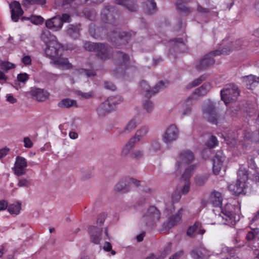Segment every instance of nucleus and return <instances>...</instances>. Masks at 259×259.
I'll use <instances>...</instances> for the list:
<instances>
[{"label": "nucleus", "mask_w": 259, "mask_h": 259, "mask_svg": "<svg viewBox=\"0 0 259 259\" xmlns=\"http://www.w3.org/2000/svg\"><path fill=\"white\" fill-rule=\"evenodd\" d=\"M179 136V131L175 124L170 125L162 136V141L166 144H170L177 140Z\"/></svg>", "instance_id": "nucleus-8"}, {"label": "nucleus", "mask_w": 259, "mask_h": 259, "mask_svg": "<svg viewBox=\"0 0 259 259\" xmlns=\"http://www.w3.org/2000/svg\"><path fill=\"white\" fill-rule=\"evenodd\" d=\"M28 184V181L26 179H22L19 181L18 186L19 187L26 186Z\"/></svg>", "instance_id": "nucleus-64"}, {"label": "nucleus", "mask_w": 259, "mask_h": 259, "mask_svg": "<svg viewBox=\"0 0 259 259\" xmlns=\"http://www.w3.org/2000/svg\"><path fill=\"white\" fill-rule=\"evenodd\" d=\"M104 87L107 90L115 91L116 89V85L112 82L106 81L104 82Z\"/></svg>", "instance_id": "nucleus-52"}, {"label": "nucleus", "mask_w": 259, "mask_h": 259, "mask_svg": "<svg viewBox=\"0 0 259 259\" xmlns=\"http://www.w3.org/2000/svg\"><path fill=\"white\" fill-rule=\"evenodd\" d=\"M21 61L25 65H29L31 64V59L29 56H24Z\"/></svg>", "instance_id": "nucleus-60"}, {"label": "nucleus", "mask_w": 259, "mask_h": 259, "mask_svg": "<svg viewBox=\"0 0 259 259\" xmlns=\"http://www.w3.org/2000/svg\"><path fill=\"white\" fill-rule=\"evenodd\" d=\"M52 63L58 68L65 69H70L73 68V65L69 63L67 58L59 57V56L55 58Z\"/></svg>", "instance_id": "nucleus-17"}, {"label": "nucleus", "mask_w": 259, "mask_h": 259, "mask_svg": "<svg viewBox=\"0 0 259 259\" xmlns=\"http://www.w3.org/2000/svg\"><path fill=\"white\" fill-rule=\"evenodd\" d=\"M202 112L204 118L210 123L218 125L222 122V118L217 111L215 103L210 101L205 102L203 105Z\"/></svg>", "instance_id": "nucleus-2"}, {"label": "nucleus", "mask_w": 259, "mask_h": 259, "mask_svg": "<svg viewBox=\"0 0 259 259\" xmlns=\"http://www.w3.org/2000/svg\"><path fill=\"white\" fill-rule=\"evenodd\" d=\"M239 95L238 87L233 84L227 85L221 91V98L226 105L236 101Z\"/></svg>", "instance_id": "nucleus-5"}, {"label": "nucleus", "mask_w": 259, "mask_h": 259, "mask_svg": "<svg viewBox=\"0 0 259 259\" xmlns=\"http://www.w3.org/2000/svg\"><path fill=\"white\" fill-rule=\"evenodd\" d=\"M226 157L222 151H218L213 157V171L215 175H218L223 166Z\"/></svg>", "instance_id": "nucleus-12"}, {"label": "nucleus", "mask_w": 259, "mask_h": 259, "mask_svg": "<svg viewBox=\"0 0 259 259\" xmlns=\"http://www.w3.org/2000/svg\"><path fill=\"white\" fill-rule=\"evenodd\" d=\"M23 142L24 143V146L25 148H31L33 145V143H32V141H31L30 138L28 137L24 138V140H23Z\"/></svg>", "instance_id": "nucleus-59"}, {"label": "nucleus", "mask_w": 259, "mask_h": 259, "mask_svg": "<svg viewBox=\"0 0 259 259\" xmlns=\"http://www.w3.org/2000/svg\"><path fill=\"white\" fill-rule=\"evenodd\" d=\"M127 36V33L125 32H122V33L118 36V37L117 38L116 44H119V45L124 44L125 42H127V40L126 39H124V37Z\"/></svg>", "instance_id": "nucleus-54"}, {"label": "nucleus", "mask_w": 259, "mask_h": 259, "mask_svg": "<svg viewBox=\"0 0 259 259\" xmlns=\"http://www.w3.org/2000/svg\"><path fill=\"white\" fill-rule=\"evenodd\" d=\"M9 149L8 148H4L0 149V158L5 157L8 153Z\"/></svg>", "instance_id": "nucleus-62"}, {"label": "nucleus", "mask_w": 259, "mask_h": 259, "mask_svg": "<svg viewBox=\"0 0 259 259\" xmlns=\"http://www.w3.org/2000/svg\"><path fill=\"white\" fill-rule=\"evenodd\" d=\"M145 10L149 14L155 12L156 10V3L153 0H147L145 2Z\"/></svg>", "instance_id": "nucleus-32"}, {"label": "nucleus", "mask_w": 259, "mask_h": 259, "mask_svg": "<svg viewBox=\"0 0 259 259\" xmlns=\"http://www.w3.org/2000/svg\"><path fill=\"white\" fill-rule=\"evenodd\" d=\"M130 154V144L129 142L126 143L122 147L121 151V156L123 158L128 157Z\"/></svg>", "instance_id": "nucleus-43"}, {"label": "nucleus", "mask_w": 259, "mask_h": 259, "mask_svg": "<svg viewBox=\"0 0 259 259\" xmlns=\"http://www.w3.org/2000/svg\"><path fill=\"white\" fill-rule=\"evenodd\" d=\"M77 95L80 96L82 98L89 99L94 97V92L92 91L88 93H84L80 91H78L77 92Z\"/></svg>", "instance_id": "nucleus-44"}, {"label": "nucleus", "mask_w": 259, "mask_h": 259, "mask_svg": "<svg viewBox=\"0 0 259 259\" xmlns=\"http://www.w3.org/2000/svg\"><path fill=\"white\" fill-rule=\"evenodd\" d=\"M80 25H69L66 29V33L74 39L77 38L79 35Z\"/></svg>", "instance_id": "nucleus-25"}, {"label": "nucleus", "mask_w": 259, "mask_h": 259, "mask_svg": "<svg viewBox=\"0 0 259 259\" xmlns=\"http://www.w3.org/2000/svg\"><path fill=\"white\" fill-rule=\"evenodd\" d=\"M40 38L46 44H49L51 41L58 40L56 36L51 34L50 31L47 29L42 31Z\"/></svg>", "instance_id": "nucleus-26"}, {"label": "nucleus", "mask_w": 259, "mask_h": 259, "mask_svg": "<svg viewBox=\"0 0 259 259\" xmlns=\"http://www.w3.org/2000/svg\"><path fill=\"white\" fill-rule=\"evenodd\" d=\"M46 25L47 28L54 31L60 30L63 25L62 24L61 19L60 18V15L56 16L47 20Z\"/></svg>", "instance_id": "nucleus-16"}, {"label": "nucleus", "mask_w": 259, "mask_h": 259, "mask_svg": "<svg viewBox=\"0 0 259 259\" xmlns=\"http://www.w3.org/2000/svg\"><path fill=\"white\" fill-rule=\"evenodd\" d=\"M58 107L60 108H69L71 107H77V102L75 100L66 98L62 100L58 103Z\"/></svg>", "instance_id": "nucleus-28"}, {"label": "nucleus", "mask_w": 259, "mask_h": 259, "mask_svg": "<svg viewBox=\"0 0 259 259\" xmlns=\"http://www.w3.org/2000/svg\"><path fill=\"white\" fill-rule=\"evenodd\" d=\"M28 78V75L26 73L19 74L17 76L18 81L22 83H25Z\"/></svg>", "instance_id": "nucleus-51"}, {"label": "nucleus", "mask_w": 259, "mask_h": 259, "mask_svg": "<svg viewBox=\"0 0 259 259\" xmlns=\"http://www.w3.org/2000/svg\"><path fill=\"white\" fill-rule=\"evenodd\" d=\"M32 23L34 24H40L43 22V18L39 16H31L28 18Z\"/></svg>", "instance_id": "nucleus-45"}, {"label": "nucleus", "mask_w": 259, "mask_h": 259, "mask_svg": "<svg viewBox=\"0 0 259 259\" xmlns=\"http://www.w3.org/2000/svg\"><path fill=\"white\" fill-rule=\"evenodd\" d=\"M210 88L211 86L209 83H205L197 89L195 93L199 95H204L210 90Z\"/></svg>", "instance_id": "nucleus-34"}, {"label": "nucleus", "mask_w": 259, "mask_h": 259, "mask_svg": "<svg viewBox=\"0 0 259 259\" xmlns=\"http://www.w3.org/2000/svg\"><path fill=\"white\" fill-rule=\"evenodd\" d=\"M30 95L32 96L33 99L38 102H43L48 98L50 94L46 90L39 88H36L31 90Z\"/></svg>", "instance_id": "nucleus-15"}, {"label": "nucleus", "mask_w": 259, "mask_h": 259, "mask_svg": "<svg viewBox=\"0 0 259 259\" xmlns=\"http://www.w3.org/2000/svg\"><path fill=\"white\" fill-rule=\"evenodd\" d=\"M47 45L45 54L52 60V61L57 56L61 55L63 46L58 40L51 41Z\"/></svg>", "instance_id": "nucleus-6"}, {"label": "nucleus", "mask_w": 259, "mask_h": 259, "mask_svg": "<svg viewBox=\"0 0 259 259\" xmlns=\"http://www.w3.org/2000/svg\"><path fill=\"white\" fill-rule=\"evenodd\" d=\"M72 0H63L64 4H68L71 2ZM45 0H24L23 1V5L24 6H27L29 4H33L35 3L43 4Z\"/></svg>", "instance_id": "nucleus-38"}, {"label": "nucleus", "mask_w": 259, "mask_h": 259, "mask_svg": "<svg viewBox=\"0 0 259 259\" xmlns=\"http://www.w3.org/2000/svg\"><path fill=\"white\" fill-rule=\"evenodd\" d=\"M11 12V18L14 22H17L23 13L20 4L17 1H14L10 4Z\"/></svg>", "instance_id": "nucleus-13"}, {"label": "nucleus", "mask_w": 259, "mask_h": 259, "mask_svg": "<svg viewBox=\"0 0 259 259\" xmlns=\"http://www.w3.org/2000/svg\"><path fill=\"white\" fill-rule=\"evenodd\" d=\"M144 109L148 113H151L154 107L153 103L150 100H146L143 104Z\"/></svg>", "instance_id": "nucleus-42"}, {"label": "nucleus", "mask_w": 259, "mask_h": 259, "mask_svg": "<svg viewBox=\"0 0 259 259\" xmlns=\"http://www.w3.org/2000/svg\"><path fill=\"white\" fill-rule=\"evenodd\" d=\"M208 178V175L207 174L197 175L194 178V184L197 186H202L206 182Z\"/></svg>", "instance_id": "nucleus-29"}, {"label": "nucleus", "mask_w": 259, "mask_h": 259, "mask_svg": "<svg viewBox=\"0 0 259 259\" xmlns=\"http://www.w3.org/2000/svg\"><path fill=\"white\" fill-rule=\"evenodd\" d=\"M108 100L114 109L117 105L119 104L123 101V98L120 96H111L109 97Z\"/></svg>", "instance_id": "nucleus-33"}, {"label": "nucleus", "mask_w": 259, "mask_h": 259, "mask_svg": "<svg viewBox=\"0 0 259 259\" xmlns=\"http://www.w3.org/2000/svg\"><path fill=\"white\" fill-rule=\"evenodd\" d=\"M128 178L121 179L114 186V191L116 193H125L128 191Z\"/></svg>", "instance_id": "nucleus-21"}, {"label": "nucleus", "mask_w": 259, "mask_h": 259, "mask_svg": "<svg viewBox=\"0 0 259 259\" xmlns=\"http://www.w3.org/2000/svg\"><path fill=\"white\" fill-rule=\"evenodd\" d=\"M222 194L217 191L212 192L209 196L210 202L215 206H219L222 204L223 201Z\"/></svg>", "instance_id": "nucleus-24"}, {"label": "nucleus", "mask_w": 259, "mask_h": 259, "mask_svg": "<svg viewBox=\"0 0 259 259\" xmlns=\"http://www.w3.org/2000/svg\"><path fill=\"white\" fill-rule=\"evenodd\" d=\"M196 167V165H191L186 168L182 175L183 178L185 179H189L194 172Z\"/></svg>", "instance_id": "nucleus-37"}, {"label": "nucleus", "mask_w": 259, "mask_h": 259, "mask_svg": "<svg viewBox=\"0 0 259 259\" xmlns=\"http://www.w3.org/2000/svg\"><path fill=\"white\" fill-rule=\"evenodd\" d=\"M97 56L102 60H106L110 57L108 47L103 44H98L96 50Z\"/></svg>", "instance_id": "nucleus-18"}, {"label": "nucleus", "mask_w": 259, "mask_h": 259, "mask_svg": "<svg viewBox=\"0 0 259 259\" xmlns=\"http://www.w3.org/2000/svg\"><path fill=\"white\" fill-rule=\"evenodd\" d=\"M106 216L107 214L106 213H103L99 214L97 220V224L99 225H102L105 220Z\"/></svg>", "instance_id": "nucleus-56"}, {"label": "nucleus", "mask_w": 259, "mask_h": 259, "mask_svg": "<svg viewBox=\"0 0 259 259\" xmlns=\"http://www.w3.org/2000/svg\"><path fill=\"white\" fill-rule=\"evenodd\" d=\"M224 40L223 42L222 50L213 51L202 58L196 65L198 69H204L214 63V60L212 56L219 55L222 54H226L231 50L236 49L239 47V41L227 42Z\"/></svg>", "instance_id": "nucleus-1"}, {"label": "nucleus", "mask_w": 259, "mask_h": 259, "mask_svg": "<svg viewBox=\"0 0 259 259\" xmlns=\"http://www.w3.org/2000/svg\"><path fill=\"white\" fill-rule=\"evenodd\" d=\"M98 44L92 42H86L84 44V48L90 52H95Z\"/></svg>", "instance_id": "nucleus-40"}, {"label": "nucleus", "mask_w": 259, "mask_h": 259, "mask_svg": "<svg viewBox=\"0 0 259 259\" xmlns=\"http://www.w3.org/2000/svg\"><path fill=\"white\" fill-rule=\"evenodd\" d=\"M195 159L194 153L189 150L181 151L178 155L175 164V171L176 174L181 173L185 166L192 163Z\"/></svg>", "instance_id": "nucleus-4"}, {"label": "nucleus", "mask_w": 259, "mask_h": 259, "mask_svg": "<svg viewBox=\"0 0 259 259\" xmlns=\"http://www.w3.org/2000/svg\"><path fill=\"white\" fill-rule=\"evenodd\" d=\"M102 229L96 226H90L88 230L90 234L91 241L96 244H99L101 241Z\"/></svg>", "instance_id": "nucleus-14"}, {"label": "nucleus", "mask_w": 259, "mask_h": 259, "mask_svg": "<svg viewBox=\"0 0 259 259\" xmlns=\"http://www.w3.org/2000/svg\"><path fill=\"white\" fill-rule=\"evenodd\" d=\"M60 18L61 19L62 24L64 23H69L70 22L71 17L68 14H63L61 16L60 15Z\"/></svg>", "instance_id": "nucleus-55"}, {"label": "nucleus", "mask_w": 259, "mask_h": 259, "mask_svg": "<svg viewBox=\"0 0 259 259\" xmlns=\"http://www.w3.org/2000/svg\"><path fill=\"white\" fill-rule=\"evenodd\" d=\"M236 181L228 186V189L232 194L239 195L243 192L248 180V173L245 168H240L238 171Z\"/></svg>", "instance_id": "nucleus-3"}, {"label": "nucleus", "mask_w": 259, "mask_h": 259, "mask_svg": "<svg viewBox=\"0 0 259 259\" xmlns=\"http://www.w3.org/2000/svg\"><path fill=\"white\" fill-rule=\"evenodd\" d=\"M163 87L164 82L163 81H160L153 89H151L148 83L145 81H142L140 84V88L142 93L148 98L157 93Z\"/></svg>", "instance_id": "nucleus-10"}, {"label": "nucleus", "mask_w": 259, "mask_h": 259, "mask_svg": "<svg viewBox=\"0 0 259 259\" xmlns=\"http://www.w3.org/2000/svg\"><path fill=\"white\" fill-rule=\"evenodd\" d=\"M148 132V128L147 126H142L138 130L134 136L131 138V145H135L140 142L142 138L145 136Z\"/></svg>", "instance_id": "nucleus-19"}, {"label": "nucleus", "mask_w": 259, "mask_h": 259, "mask_svg": "<svg viewBox=\"0 0 259 259\" xmlns=\"http://www.w3.org/2000/svg\"><path fill=\"white\" fill-rule=\"evenodd\" d=\"M232 206L231 205H227L225 209H223L221 214L217 215L218 219H222L225 220L223 223V224L233 226L236 224V219L234 214L231 211L228 210Z\"/></svg>", "instance_id": "nucleus-9"}, {"label": "nucleus", "mask_w": 259, "mask_h": 259, "mask_svg": "<svg viewBox=\"0 0 259 259\" xmlns=\"http://www.w3.org/2000/svg\"><path fill=\"white\" fill-rule=\"evenodd\" d=\"M190 188V184L189 181H186L182 189H181V193L183 194H187L189 191Z\"/></svg>", "instance_id": "nucleus-53"}, {"label": "nucleus", "mask_w": 259, "mask_h": 259, "mask_svg": "<svg viewBox=\"0 0 259 259\" xmlns=\"http://www.w3.org/2000/svg\"><path fill=\"white\" fill-rule=\"evenodd\" d=\"M241 231H238L232 239L233 243L237 248H240L245 245V242L241 239Z\"/></svg>", "instance_id": "nucleus-30"}, {"label": "nucleus", "mask_w": 259, "mask_h": 259, "mask_svg": "<svg viewBox=\"0 0 259 259\" xmlns=\"http://www.w3.org/2000/svg\"><path fill=\"white\" fill-rule=\"evenodd\" d=\"M130 0H115V3L117 5L122 6L123 7L129 9L128 5Z\"/></svg>", "instance_id": "nucleus-57"}, {"label": "nucleus", "mask_w": 259, "mask_h": 259, "mask_svg": "<svg viewBox=\"0 0 259 259\" xmlns=\"http://www.w3.org/2000/svg\"><path fill=\"white\" fill-rule=\"evenodd\" d=\"M218 144V140L215 137L211 136L206 143L207 146L210 147H214Z\"/></svg>", "instance_id": "nucleus-48"}, {"label": "nucleus", "mask_w": 259, "mask_h": 259, "mask_svg": "<svg viewBox=\"0 0 259 259\" xmlns=\"http://www.w3.org/2000/svg\"><path fill=\"white\" fill-rule=\"evenodd\" d=\"M21 204L19 202L11 204L8 207V210L11 214H18L20 212Z\"/></svg>", "instance_id": "nucleus-35"}, {"label": "nucleus", "mask_w": 259, "mask_h": 259, "mask_svg": "<svg viewBox=\"0 0 259 259\" xmlns=\"http://www.w3.org/2000/svg\"><path fill=\"white\" fill-rule=\"evenodd\" d=\"M218 135L219 137L223 138L225 141H227V144L231 145L232 146L234 147L237 145V141L235 136H233L232 134L225 136L221 133L219 134Z\"/></svg>", "instance_id": "nucleus-31"}, {"label": "nucleus", "mask_w": 259, "mask_h": 259, "mask_svg": "<svg viewBox=\"0 0 259 259\" xmlns=\"http://www.w3.org/2000/svg\"><path fill=\"white\" fill-rule=\"evenodd\" d=\"M194 232L203 234L205 230L201 228V224L198 222L196 223L193 226H190L187 230V235L192 237Z\"/></svg>", "instance_id": "nucleus-27"}, {"label": "nucleus", "mask_w": 259, "mask_h": 259, "mask_svg": "<svg viewBox=\"0 0 259 259\" xmlns=\"http://www.w3.org/2000/svg\"><path fill=\"white\" fill-rule=\"evenodd\" d=\"M77 71L81 74L86 76L87 77L94 76L96 75L95 72L92 70L81 69L78 70Z\"/></svg>", "instance_id": "nucleus-46"}, {"label": "nucleus", "mask_w": 259, "mask_h": 259, "mask_svg": "<svg viewBox=\"0 0 259 259\" xmlns=\"http://www.w3.org/2000/svg\"><path fill=\"white\" fill-rule=\"evenodd\" d=\"M243 82L245 85L248 89H253L259 83V77L250 75L243 77Z\"/></svg>", "instance_id": "nucleus-22"}, {"label": "nucleus", "mask_w": 259, "mask_h": 259, "mask_svg": "<svg viewBox=\"0 0 259 259\" xmlns=\"http://www.w3.org/2000/svg\"><path fill=\"white\" fill-rule=\"evenodd\" d=\"M184 210L181 208L177 213L171 216L168 220L167 222V227L171 228L177 225L181 221L183 214Z\"/></svg>", "instance_id": "nucleus-23"}, {"label": "nucleus", "mask_w": 259, "mask_h": 259, "mask_svg": "<svg viewBox=\"0 0 259 259\" xmlns=\"http://www.w3.org/2000/svg\"><path fill=\"white\" fill-rule=\"evenodd\" d=\"M160 148V144L157 141L153 142L150 146V150L151 151H156Z\"/></svg>", "instance_id": "nucleus-58"}, {"label": "nucleus", "mask_w": 259, "mask_h": 259, "mask_svg": "<svg viewBox=\"0 0 259 259\" xmlns=\"http://www.w3.org/2000/svg\"><path fill=\"white\" fill-rule=\"evenodd\" d=\"M27 166V160L23 157L18 156L16 158L12 170L15 175L21 176L25 174V168Z\"/></svg>", "instance_id": "nucleus-11"}, {"label": "nucleus", "mask_w": 259, "mask_h": 259, "mask_svg": "<svg viewBox=\"0 0 259 259\" xmlns=\"http://www.w3.org/2000/svg\"><path fill=\"white\" fill-rule=\"evenodd\" d=\"M202 253L198 249H194L191 252V255L195 259H199L201 258Z\"/></svg>", "instance_id": "nucleus-50"}, {"label": "nucleus", "mask_w": 259, "mask_h": 259, "mask_svg": "<svg viewBox=\"0 0 259 259\" xmlns=\"http://www.w3.org/2000/svg\"><path fill=\"white\" fill-rule=\"evenodd\" d=\"M160 219L159 211L154 206H150L143 215L142 221L148 225H151L158 222Z\"/></svg>", "instance_id": "nucleus-7"}, {"label": "nucleus", "mask_w": 259, "mask_h": 259, "mask_svg": "<svg viewBox=\"0 0 259 259\" xmlns=\"http://www.w3.org/2000/svg\"><path fill=\"white\" fill-rule=\"evenodd\" d=\"M123 62L120 65V67L121 69L128 68V56L127 55L123 54L122 56Z\"/></svg>", "instance_id": "nucleus-47"}, {"label": "nucleus", "mask_w": 259, "mask_h": 259, "mask_svg": "<svg viewBox=\"0 0 259 259\" xmlns=\"http://www.w3.org/2000/svg\"><path fill=\"white\" fill-rule=\"evenodd\" d=\"M259 233V230L257 228L254 229L253 230L249 231L246 236V239L250 241L257 237Z\"/></svg>", "instance_id": "nucleus-41"}, {"label": "nucleus", "mask_w": 259, "mask_h": 259, "mask_svg": "<svg viewBox=\"0 0 259 259\" xmlns=\"http://www.w3.org/2000/svg\"><path fill=\"white\" fill-rule=\"evenodd\" d=\"M113 110V108L107 99L99 106L97 111L99 115L104 116Z\"/></svg>", "instance_id": "nucleus-20"}, {"label": "nucleus", "mask_w": 259, "mask_h": 259, "mask_svg": "<svg viewBox=\"0 0 259 259\" xmlns=\"http://www.w3.org/2000/svg\"><path fill=\"white\" fill-rule=\"evenodd\" d=\"M0 66L1 69L7 71L9 70L15 68L16 65L8 61H3L0 63Z\"/></svg>", "instance_id": "nucleus-39"}, {"label": "nucleus", "mask_w": 259, "mask_h": 259, "mask_svg": "<svg viewBox=\"0 0 259 259\" xmlns=\"http://www.w3.org/2000/svg\"><path fill=\"white\" fill-rule=\"evenodd\" d=\"M183 254V251L180 250L174 255H172L169 259H179Z\"/></svg>", "instance_id": "nucleus-63"}, {"label": "nucleus", "mask_w": 259, "mask_h": 259, "mask_svg": "<svg viewBox=\"0 0 259 259\" xmlns=\"http://www.w3.org/2000/svg\"><path fill=\"white\" fill-rule=\"evenodd\" d=\"M141 122L139 114H137L135 111L134 114L131 120V129L136 128Z\"/></svg>", "instance_id": "nucleus-36"}, {"label": "nucleus", "mask_w": 259, "mask_h": 259, "mask_svg": "<svg viewBox=\"0 0 259 259\" xmlns=\"http://www.w3.org/2000/svg\"><path fill=\"white\" fill-rule=\"evenodd\" d=\"M177 8L178 9L183 12H187L189 11L188 9L186 7L183 6L181 4L178 2L177 3Z\"/></svg>", "instance_id": "nucleus-61"}, {"label": "nucleus", "mask_w": 259, "mask_h": 259, "mask_svg": "<svg viewBox=\"0 0 259 259\" xmlns=\"http://www.w3.org/2000/svg\"><path fill=\"white\" fill-rule=\"evenodd\" d=\"M103 249L107 251H111L112 255H114L116 254L115 250L112 249L111 244L108 242H105L103 247Z\"/></svg>", "instance_id": "nucleus-49"}]
</instances>
